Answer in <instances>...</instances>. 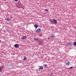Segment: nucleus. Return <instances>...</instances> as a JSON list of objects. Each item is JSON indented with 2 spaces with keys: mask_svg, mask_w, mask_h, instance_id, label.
<instances>
[{
  "mask_svg": "<svg viewBox=\"0 0 76 76\" xmlns=\"http://www.w3.org/2000/svg\"><path fill=\"white\" fill-rule=\"evenodd\" d=\"M41 32V28H38L36 30V32L37 33H39Z\"/></svg>",
  "mask_w": 76,
  "mask_h": 76,
  "instance_id": "1",
  "label": "nucleus"
},
{
  "mask_svg": "<svg viewBox=\"0 0 76 76\" xmlns=\"http://www.w3.org/2000/svg\"><path fill=\"white\" fill-rule=\"evenodd\" d=\"M5 20H7V21H10V20H11V19L9 18H7L5 19Z\"/></svg>",
  "mask_w": 76,
  "mask_h": 76,
  "instance_id": "2",
  "label": "nucleus"
},
{
  "mask_svg": "<svg viewBox=\"0 0 76 76\" xmlns=\"http://www.w3.org/2000/svg\"><path fill=\"white\" fill-rule=\"evenodd\" d=\"M14 47L15 48H19V45L18 44H16L14 45Z\"/></svg>",
  "mask_w": 76,
  "mask_h": 76,
  "instance_id": "3",
  "label": "nucleus"
},
{
  "mask_svg": "<svg viewBox=\"0 0 76 76\" xmlns=\"http://www.w3.org/2000/svg\"><path fill=\"white\" fill-rule=\"evenodd\" d=\"M67 45L68 47H71V44L70 42H67Z\"/></svg>",
  "mask_w": 76,
  "mask_h": 76,
  "instance_id": "4",
  "label": "nucleus"
},
{
  "mask_svg": "<svg viewBox=\"0 0 76 76\" xmlns=\"http://www.w3.org/2000/svg\"><path fill=\"white\" fill-rule=\"evenodd\" d=\"M3 66H0V72H2V69H3Z\"/></svg>",
  "mask_w": 76,
  "mask_h": 76,
  "instance_id": "5",
  "label": "nucleus"
},
{
  "mask_svg": "<svg viewBox=\"0 0 76 76\" xmlns=\"http://www.w3.org/2000/svg\"><path fill=\"white\" fill-rule=\"evenodd\" d=\"M53 20L55 23H57V20H56L54 19H53Z\"/></svg>",
  "mask_w": 76,
  "mask_h": 76,
  "instance_id": "6",
  "label": "nucleus"
},
{
  "mask_svg": "<svg viewBox=\"0 0 76 76\" xmlns=\"http://www.w3.org/2000/svg\"><path fill=\"white\" fill-rule=\"evenodd\" d=\"M26 38H27L26 36H23L22 37V39H26Z\"/></svg>",
  "mask_w": 76,
  "mask_h": 76,
  "instance_id": "7",
  "label": "nucleus"
},
{
  "mask_svg": "<svg viewBox=\"0 0 76 76\" xmlns=\"http://www.w3.org/2000/svg\"><path fill=\"white\" fill-rule=\"evenodd\" d=\"M43 69V66H40L39 68V70H42Z\"/></svg>",
  "mask_w": 76,
  "mask_h": 76,
  "instance_id": "8",
  "label": "nucleus"
},
{
  "mask_svg": "<svg viewBox=\"0 0 76 76\" xmlns=\"http://www.w3.org/2000/svg\"><path fill=\"white\" fill-rule=\"evenodd\" d=\"M51 37L52 38H54V37H55V35L54 34H52L51 36Z\"/></svg>",
  "mask_w": 76,
  "mask_h": 76,
  "instance_id": "9",
  "label": "nucleus"
},
{
  "mask_svg": "<svg viewBox=\"0 0 76 76\" xmlns=\"http://www.w3.org/2000/svg\"><path fill=\"white\" fill-rule=\"evenodd\" d=\"M34 27H35V28H37L38 27V26L37 24H35L34 25Z\"/></svg>",
  "mask_w": 76,
  "mask_h": 76,
  "instance_id": "10",
  "label": "nucleus"
},
{
  "mask_svg": "<svg viewBox=\"0 0 76 76\" xmlns=\"http://www.w3.org/2000/svg\"><path fill=\"white\" fill-rule=\"evenodd\" d=\"M66 65L67 66H69L70 65V62L69 61H68L67 63L66 64Z\"/></svg>",
  "mask_w": 76,
  "mask_h": 76,
  "instance_id": "11",
  "label": "nucleus"
},
{
  "mask_svg": "<svg viewBox=\"0 0 76 76\" xmlns=\"http://www.w3.org/2000/svg\"><path fill=\"white\" fill-rule=\"evenodd\" d=\"M34 40H35L36 41H37V40H38V38H34Z\"/></svg>",
  "mask_w": 76,
  "mask_h": 76,
  "instance_id": "12",
  "label": "nucleus"
},
{
  "mask_svg": "<svg viewBox=\"0 0 76 76\" xmlns=\"http://www.w3.org/2000/svg\"><path fill=\"white\" fill-rule=\"evenodd\" d=\"M73 68V66H71V67L69 68H68V69H72Z\"/></svg>",
  "mask_w": 76,
  "mask_h": 76,
  "instance_id": "13",
  "label": "nucleus"
},
{
  "mask_svg": "<svg viewBox=\"0 0 76 76\" xmlns=\"http://www.w3.org/2000/svg\"><path fill=\"white\" fill-rule=\"evenodd\" d=\"M73 44L75 46H76V42L74 43Z\"/></svg>",
  "mask_w": 76,
  "mask_h": 76,
  "instance_id": "14",
  "label": "nucleus"
},
{
  "mask_svg": "<svg viewBox=\"0 0 76 76\" xmlns=\"http://www.w3.org/2000/svg\"><path fill=\"white\" fill-rule=\"evenodd\" d=\"M45 11H47L48 12V9L45 10Z\"/></svg>",
  "mask_w": 76,
  "mask_h": 76,
  "instance_id": "15",
  "label": "nucleus"
},
{
  "mask_svg": "<svg viewBox=\"0 0 76 76\" xmlns=\"http://www.w3.org/2000/svg\"><path fill=\"white\" fill-rule=\"evenodd\" d=\"M53 75V73L51 72V75H50V76H51Z\"/></svg>",
  "mask_w": 76,
  "mask_h": 76,
  "instance_id": "16",
  "label": "nucleus"
},
{
  "mask_svg": "<svg viewBox=\"0 0 76 76\" xmlns=\"http://www.w3.org/2000/svg\"><path fill=\"white\" fill-rule=\"evenodd\" d=\"M26 58L25 57L24 58L23 60H26Z\"/></svg>",
  "mask_w": 76,
  "mask_h": 76,
  "instance_id": "17",
  "label": "nucleus"
},
{
  "mask_svg": "<svg viewBox=\"0 0 76 76\" xmlns=\"http://www.w3.org/2000/svg\"><path fill=\"white\" fill-rule=\"evenodd\" d=\"M19 0H15V1H18Z\"/></svg>",
  "mask_w": 76,
  "mask_h": 76,
  "instance_id": "18",
  "label": "nucleus"
},
{
  "mask_svg": "<svg viewBox=\"0 0 76 76\" xmlns=\"http://www.w3.org/2000/svg\"><path fill=\"white\" fill-rule=\"evenodd\" d=\"M45 67H47V65L45 64Z\"/></svg>",
  "mask_w": 76,
  "mask_h": 76,
  "instance_id": "19",
  "label": "nucleus"
},
{
  "mask_svg": "<svg viewBox=\"0 0 76 76\" xmlns=\"http://www.w3.org/2000/svg\"><path fill=\"white\" fill-rule=\"evenodd\" d=\"M51 22H52V23H53V22H52V21H51Z\"/></svg>",
  "mask_w": 76,
  "mask_h": 76,
  "instance_id": "20",
  "label": "nucleus"
},
{
  "mask_svg": "<svg viewBox=\"0 0 76 76\" xmlns=\"http://www.w3.org/2000/svg\"><path fill=\"white\" fill-rule=\"evenodd\" d=\"M0 42H1V41L0 40Z\"/></svg>",
  "mask_w": 76,
  "mask_h": 76,
  "instance_id": "21",
  "label": "nucleus"
}]
</instances>
